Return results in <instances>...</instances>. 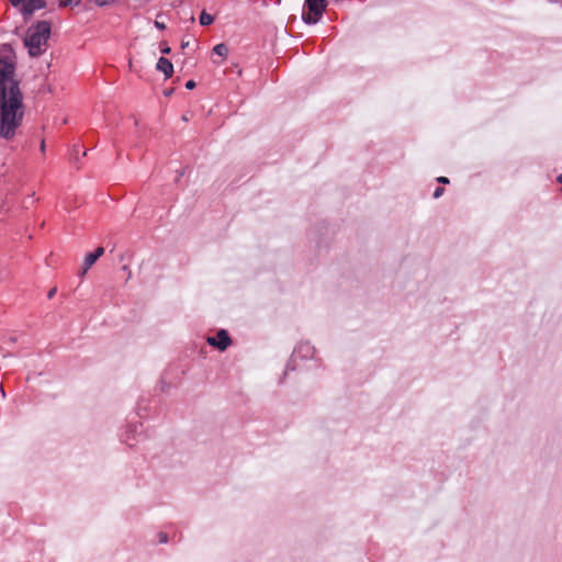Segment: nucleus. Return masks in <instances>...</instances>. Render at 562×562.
<instances>
[{"mask_svg": "<svg viewBox=\"0 0 562 562\" xmlns=\"http://www.w3.org/2000/svg\"><path fill=\"white\" fill-rule=\"evenodd\" d=\"M23 94L15 79V64L9 56L0 57V136L14 137L23 121Z\"/></svg>", "mask_w": 562, "mask_h": 562, "instance_id": "f257e3e1", "label": "nucleus"}, {"mask_svg": "<svg viewBox=\"0 0 562 562\" xmlns=\"http://www.w3.org/2000/svg\"><path fill=\"white\" fill-rule=\"evenodd\" d=\"M52 26L48 21H38L31 25L24 38V45L31 57H38L47 49Z\"/></svg>", "mask_w": 562, "mask_h": 562, "instance_id": "f03ea898", "label": "nucleus"}, {"mask_svg": "<svg viewBox=\"0 0 562 562\" xmlns=\"http://www.w3.org/2000/svg\"><path fill=\"white\" fill-rule=\"evenodd\" d=\"M308 12H303L302 19L306 24H316L326 9V0H305Z\"/></svg>", "mask_w": 562, "mask_h": 562, "instance_id": "7ed1b4c3", "label": "nucleus"}, {"mask_svg": "<svg viewBox=\"0 0 562 562\" xmlns=\"http://www.w3.org/2000/svg\"><path fill=\"white\" fill-rule=\"evenodd\" d=\"M206 341L210 346L215 347L221 351H225L232 344V339L225 329L218 330L214 337H207Z\"/></svg>", "mask_w": 562, "mask_h": 562, "instance_id": "20e7f679", "label": "nucleus"}, {"mask_svg": "<svg viewBox=\"0 0 562 562\" xmlns=\"http://www.w3.org/2000/svg\"><path fill=\"white\" fill-rule=\"evenodd\" d=\"M314 351L315 349L310 342H301L295 347L291 361H294L296 358H312Z\"/></svg>", "mask_w": 562, "mask_h": 562, "instance_id": "39448f33", "label": "nucleus"}, {"mask_svg": "<svg viewBox=\"0 0 562 562\" xmlns=\"http://www.w3.org/2000/svg\"><path fill=\"white\" fill-rule=\"evenodd\" d=\"M46 7L45 0H24L22 5V13L24 16L32 15L36 10Z\"/></svg>", "mask_w": 562, "mask_h": 562, "instance_id": "423d86ee", "label": "nucleus"}, {"mask_svg": "<svg viewBox=\"0 0 562 562\" xmlns=\"http://www.w3.org/2000/svg\"><path fill=\"white\" fill-rule=\"evenodd\" d=\"M104 254L103 247H98L94 251L89 252L85 257L83 267L81 271V276L87 273V271L92 267V265Z\"/></svg>", "mask_w": 562, "mask_h": 562, "instance_id": "0eeeda50", "label": "nucleus"}, {"mask_svg": "<svg viewBox=\"0 0 562 562\" xmlns=\"http://www.w3.org/2000/svg\"><path fill=\"white\" fill-rule=\"evenodd\" d=\"M156 69L158 71H161L165 75L166 79L170 78L172 76V74H173V65L166 57H160L158 59L157 65H156Z\"/></svg>", "mask_w": 562, "mask_h": 562, "instance_id": "6e6552de", "label": "nucleus"}, {"mask_svg": "<svg viewBox=\"0 0 562 562\" xmlns=\"http://www.w3.org/2000/svg\"><path fill=\"white\" fill-rule=\"evenodd\" d=\"M213 53L221 57H226L228 54V48L224 43H221L213 47Z\"/></svg>", "mask_w": 562, "mask_h": 562, "instance_id": "1a4fd4ad", "label": "nucleus"}, {"mask_svg": "<svg viewBox=\"0 0 562 562\" xmlns=\"http://www.w3.org/2000/svg\"><path fill=\"white\" fill-rule=\"evenodd\" d=\"M199 20H200V24L202 26H207L213 23L214 18H213V15L206 13L205 11H202Z\"/></svg>", "mask_w": 562, "mask_h": 562, "instance_id": "9d476101", "label": "nucleus"}, {"mask_svg": "<svg viewBox=\"0 0 562 562\" xmlns=\"http://www.w3.org/2000/svg\"><path fill=\"white\" fill-rule=\"evenodd\" d=\"M80 1L81 0H77V1H75V0H63V1L59 2V5L60 7H68V5H72V4L77 5V4L80 3Z\"/></svg>", "mask_w": 562, "mask_h": 562, "instance_id": "9b49d317", "label": "nucleus"}, {"mask_svg": "<svg viewBox=\"0 0 562 562\" xmlns=\"http://www.w3.org/2000/svg\"><path fill=\"white\" fill-rule=\"evenodd\" d=\"M160 52H161L162 54H170L171 48L168 46V44H167V43H161V44H160Z\"/></svg>", "mask_w": 562, "mask_h": 562, "instance_id": "f8f14e48", "label": "nucleus"}, {"mask_svg": "<svg viewBox=\"0 0 562 562\" xmlns=\"http://www.w3.org/2000/svg\"><path fill=\"white\" fill-rule=\"evenodd\" d=\"M442 194H443V188L438 187V188L434 191V194H432V195H434V198H435V199H438V198H440Z\"/></svg>", "mask_w": 562, "mask_h": 562, "instance_id": "ddd939ff", "label": "nucleus"}, {"mask_svg": "<svg viewBox=\"0 0 562 562\" xmlns=\"http://www.w3.org/2000/svg\"><path fill=\"white\" fill-rule=\"evenodd\" d=\"M155 26L159 30H165L166 29V25L164 22H159V21H155Z\"/></svg>", "mask_w": 562, "mask_h": 562, "instance_id": "4468645a", "label": "nucleus"}, {"mask_svg": "<svg viewBox=\"0 0 562 562\" xmlns=\"http://www.w3.org/2000/svg\"><path fill=\"white\" fill-rule=\"evenodd\" d=\"M159 541H160L161 543H166V542L168 541V537H167V535H166V533H162V532H161V533H159Z\"/></svg>", "mask_w": 562, "mask_h": 562, "instance_id": "2eb2a0df", "label": "nucleus"}, {"mask_svg": "<svg viewBox=\"0 0 562 562\" xmlns=\"http://www.w3.org/2000/svg\"><path fill=\"white\" fill-rule=\"evenodd\" d=\"M194 87H195V82H194L193 80H189V81H187V83H186V88H187V89L191 90V89H193Z\"/></svg>", "mask_w": 562, "mask_h": 562, "instance_id": "dca6fc26", "label": "nucleus"}, {"mask_svg": "<svg viewBox=\"0 0 562 562\" xmlns=\"http://www.w3.org/2000/svg\"><path fill=\"white\" fill-rule=\"evenodd\" d=\"M56 292H57V289H56V288L50 289V290L48 291V294H47L48 299H53V297H54V295L56 294Z\"/></svg>", "mask_w": 562, "mask_h": 562, "instance_id": "f3484780", "label": "nucleus"}, {"mask_svg": "<svg viewBox=\"0 0 562 562\" xmlns=\"http://www.w3.org/2000/svg\"><path fill=\"white\" fill-rule=\"evenodd\" d=\"M437 181L443 184L449 183V179L447 177H439L437 178Z\"/></svg>", "mask_w": 562, "mask_h": 562, "instance_id": "a211bd4d", "label": "nucleus"}, {"mask_svg": "<svg viewBox=\"0 0 562 562\" xmlns=\"http://www.w3.org/2000/svg\"><path fill=\"white\" fill-rule=\"evenodd\" d=\"M10 2L12 3V5L16 7V5L23 3L24 0H10Z\"/></svg>", "mask_w": 562, "mask_h": 562, "instance_id": "6ab92c4d", "label": "nucleus"}, {"mask_svg": "<svg viewBox=\"0 0 562 562\" xmlns=\"http://www.w3.org/2000/svg\"><path fill=\"white\" fill-rule=\"evenodd\" d=\"M72 151H74V153H72V155H74V156H75V155H76V156H77V155H79V148H78L77 146H75V147H74Z\"/></svg>", "mask_w": 562, "mask_h": 562, "instance_id": "aec40b11", "label": "nucleus"}, {"mask_svg": "<svg viewBox=\"0 0 562 562\" xmlns=\"http://www.w3.org/2000/svg\"><path fill=\"white\" fill-rule=\"evenodd\" d=\"M172 93V90L165 91V95L169 97Z\"/></svg>", "mask_w": 562, "mask_h": 562, "instance_id": "412c9836", "label": "nucleus"}, {"mask_svg": "<svg viewBox=\"0 0 562 562\" xmlns=\"http://www.w3.org/2000/svg\"><path fill=\"white\" fill-rule=\"evenodd\" d=\"M188 45H189V42H186V43L183 42V43L181 44L182 48H186Z\"/></svg>", "mask_w": 562, "mask_h": 562, "instance_id": "4be33fe9", "label": "nucleus"}, {"mask_svg": "<svg viewBox=\"0 0 562 562\" xmlns=\"http://www.w3.org/2000/svg\"><path fill=\"white\" fill-rule=\"evenodd\" d=\"M41 149H42V151L45 150V143L44 142H42V144H41Z\"/></svg>", "mask_w": 562, "mask_h": 562, "instance_id": "5701e85b", "label": "nucleus"}, {"mask_svg": "<svg viewBox=\"0 0 562 562\" xmlns=\"http://www.w3.org/2000/svg\"><path fill=\"white\" fill-rule=\"evenodd\" d=\"M1 395L2 397H5V392L3 391V389H1Z\"/></svg>", "mask_w": 562, "mask_h": 562, "instance_id": "b1692460", "label": "nucleus"}, {"mask_svg": "<svg viewBox=\"0 0 562 562\" xmlns=\"http://www.w3.org/2000/svg\"><path fill=\"white\" fill-rule=\"evenodd\" d=\"M125 441H126V443H127L128 446H131V447L133 446V443H132V442H130V441H128V439H126Z\"/></svg>", "mask_w": 562, "mask_h": 562, "instance_id": "393cba45", "label": "nucleus"}]
</instances>
